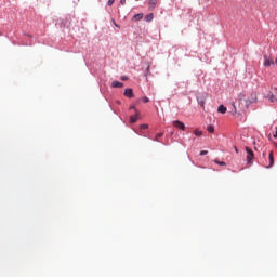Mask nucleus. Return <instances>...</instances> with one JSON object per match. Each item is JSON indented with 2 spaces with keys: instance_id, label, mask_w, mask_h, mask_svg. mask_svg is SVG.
Here are the masks:
<instances>
[{
  "instance_id": "f257e3e1",
  "label": "nucleus",
  "mask_w": 277,
  "mask_h": 277,
  "mask_svg": "<svg viewBox=\"0 0 277 277\" xmlns=\"http://www.w3.org/2000/svg\"><path fill=\"white\" fill-rule=\"evenodd\" d=\"M256 101H258L256 93H253L251 95V98L245 100L246 108L248 109L250 107V105H252V103H256Z\"/></svg>"
},
{
  "instance_id": "f03ea898",
  "label": "nucleus",
  "mask_w": 277,
  "mask_h": 277,
  "mask_svg": "<svg viewBox=\"0 0 277 277\" xmlns=\"http://www.w3.org/2000/svg\"><path fill=\"white\" fill-rule=\"evenodd\" d=\"M247 150V163H252V159H254V151L250 147H246Z\"/></svg>"
},
{
  "instance_id": "7ed1b4c3",
  "label": "nucleus",
  "mask_w": 277,
  "mask_h": 277,
  "mask_svg": "<svg viewBox=\"0 0 277 277\" xmlns=\"http://www.w3.org/2000/svg\"><path fill=\"white\" fill-rule=\"evenodd\" d=\"M264 66L269 67L274 66V58L271 56L264 55Z\"/></svg>"
},
{
  "instance_id": "20e7f679",
  "label": "nucleus",
  "mask_w": 277,
  "mask_h": 277,
  "mask_svg": "<svg viewBox=\"0 0 277 277\" xmlns=\"http://www.w3.org/2000/svg\"><path fill=\"white\" fill-rule=\"evenodd\" d=\"M173 127H175V129H180L181 131H185V123H183L182 121L174 120Z\"/></svg>"
},
{
  "instance_id": "39448f33",
  "label": "nucleus",
  "mask_w": 277,
  "mask_h": 277,
  "mask_svg": "<svg viewBox=\"0 0 277 277\" xmlns=\"http://www.w3.org/2000/svg\"><path fill=\"white\" fill-rule=\"evenodd\" d=\"M269 163L265 166V168H273L274 167V151H271L268 155Z\"/></svg>"
},
{
  "instance_id": "423d86ee",
  "label": "nucleus",
  "mask_w": 277,
  "mask_h": 277,
  "mask_svg": "<svg viewBox=\"0 0 277 277\" xmlns=\"http://www.w3.org/2000/svg\"><path fill=\"white\" fill-rule=\"evenodd\" d=\"M124 96L128 98H133L135 95L133 94V89H126Z\"/></svg>"
},
{
  "instance_id": "0eeeda50",
  "label": "nucleus",
  "mask_w": 277,
  "mask_h": 277,
  "mask_svg": "<svg viewBox=\"0 0 277 277\" xmlns=\"http://www.w3.org/2000/svg\"><path fill=\"white\" fill-rule=\"evenodd\" d=\"M157 3H159V0H149L148 1L149 10H155V6L157 5Z\"/></svg>"
},
{
  "instance_id": "6e6552de",
  "label": "nucleus",
  "mask_w": 277,
  "mask_h": 277,
  "mask_svg": "<svg viewBox=\"0 0 277 277\" xmlns=\"http://www.w3.org/2000/svg\"><path fill=\"white\" fill-rule=\"evenodd\" d=\"M111 88H124V84L120 81H113Z\"/></svg>"
},
{
  "instance_id": "1a4fd4ad",
  "label": "nucleus",
  "mask_w": 277,
  "mask_h": 277,
  "mask_svg": "<svg viewBox=\"0 0 277 277\" xmlns=\"http://www.w3.org/2000/svg\"><path fill=\"white\" fill-rule=\"evenodd\" d=\"M142 18H144V13H138L132 17V21H142Z\"/></svg>"
},
{
  "instance_id": "9d476101",
  "label": "nucleus",
  "mask_w": 277,
  "mask_h": 277,
  "mask_svg": "<svg viewBox=\"0 0 277 277\" xmlns=\"http://www.w3.org/2000/svg\"><path fill=\"white\" fill-rule=\"evenodd\" d=\"M138 117H140V113L136 111L135 116H131V117H130V122H131L132 124H134V122L137 120Z\"/></svg>"
},
{
  "instance_id": "9b49d317",
  "label": "nucleus",
  "mask_w": 277,
  "mask_h": 277,
  "mask_svg": "<svg viewBox=\"0 0 277 277\" xmlns=\"http://www.w3.org/2000/svg\"><path fill=\"white\" fill-rule=\"evenodd\" d=\"M153 18H155V15L153 13H149L145 16L146 23H151Z\"/></svg>"
},
{
  "instance_id": "f8f14e48",
  "label": "nucleus",
  "mask_w": 277,
  "mask_h": 277,
  "mask_svg": "<svg viewBox=\"0 0 277 277\" xmlns=\"http://www.w3.org/2000/svg\"><path fill=\"white\" fill-rule=\"evenodd\" d=\"M268 100L271 101V103H277V98L276 96H274V93L268 94Z\"/></svg>"
},
{
  "instance_id": "ddd939ff",
  "label": "nucleus",
  "mask_w": 277,
  "mask_h": 277,
  "mask_svg": "<svg viewBox=\"0 0 277 277\" xmlns=\"http://www.w3.org/2000/svg\"><path fill=\"white\" fill-rule=\"evenodd\" d=\"M219 114H226V107L224 105L219 106L217 108Z\"/></svg>"
},
{
  "instance_id": "4468645a",
  "label": "nucleus",
  "mask_w": 277,
  "mask_h": 277,
  "mask_svg": "<svg viewBox=\"0 0 277 277\" xmlns=\"http://www.w3.org/2000/svg\"><path fill=\"white\" fill-rule=\"evenodd\" d=\"M208 132L209 133H214L215 132V128L213 126H208Z\"/></svg>"
},
{
  "instance_id": "2eb2a0df",
  "label": "nucleus",
  "mask_w": 277,
  "mask_h": 277,
  "mask_svg": "<svg viewBox=\"0 0 277 277\" xmlns=\"http://www.w3.org/2000/svg\"><path fill=\"white\" fill-rule=\"evenodd\" d=\"M161 137H163V133H158V134H156V136H155V141H156V142H159V138H161Z\"/></svg>"
},
{
  "instance_id": "dca6fc26",
  "label": "nucleus",
  "mask_w": 277,
  "mask_h": 277,
  "mask_svg": "<svg viewBox=\"0 0 277 277\" xmlns=\"http://www.w3.org/2000/svg\"><path fill=\"white\" fill-rule=\"evenodd\" d=\"M214 162H215L217 166H226V162H224V161L214 160Z\"/></svg>"
},
{
  "instance_id": "f3484780",
  "label": "nucleus",
  "mask_w": 277,
  "mask_h": 277,
  "mask_svg": "<svg viewBox=\"0 0 277 277\" xmlns=\"http://www.w3.org/2000/svg\"><path fill=\"white\" fill-rule=\"evenodd\" d=\"M194 134L197 135L198 137H200V135H202V131L195 130Z\"/></svg>"
},
{
  "instance_id": "a211bd4d",
  "label": "nucleus",
  "mask_w": 277,
  "mask_h": 277,
  "mask_svg": "<svg viewBox=\"0 0 277 277\" xmlns=\"http://www.w3.org/2000/svg\"><path fill=\"white\" fill-rule=\"evenodd\" d=\"M143 103H149L150 100L147 96L142 97Z\"/></svg>"
},
{
  "instance_id": "6ab92c4d",
  "label": "nucleus",
  "mask_w": 277,
  "mask_h": 277,
  "mask_svg": "<svg viewBox=\"0 0 277 277\" xmlns=\"http://www.w3.org/2000/svg\"><path fill=\"white\" fill-rule=\"evenodd\" d=\"M203 155H209V151L208 150L200 151V156L203 157Z\"/></svg>"
},
{
  "instance_id": "aec40b11",
  "label": "nucleus",
  "mask_w": 277,
  "mask_h": 277,
  "mask_svg": "<svg viewBox=\"0 0 277 277\" xmlns=\"http://www.w3.org/2000/svg\"><path fill=\"white\" fill-rule=\"evenodd\" d=\"M115 2H116V0H108L107 5L111 6V5H113V3H115Z\"/></svg>"
},
{
  "instance_id": "412c9836",
  "label": "nucleus",
  "mask_w": 277,
  "mask_h": 277,
  "mask_svg": "<svg viewBox=\"0 0 277 277\" xmlns=\"http://www.w3.org/2000/svg\"><path fill=\"white\" fill-rule=\"evenodd\" d=\"M128 80H129V77H127V76L121 77V81H128Z\"/></svg>"
},
{
  "instance_id": "4be33fe9",
  "label": "nucleus",
  "mask_w": 277,
  "mask_h": 277,
  "mask_svg": "<svg viewBox=\"0 0 277 277\" xmlns=\"http://www.w3.org/2000/svg\"><path fill=\"white\" fill-rule=\"evenodd\" d=\"M199 105H201V107H205V100H199Z\"/></svg>"
},
{
  "instance_id": "5701e85b",
  "label": "nucleus",
  "mask_w": 277,
  "mask_h": 277,
  "mask_svg": "<svg viewBox=\"0 0 277 277\" xmlns=\"http://www.w3.org/2000/svg\"><path fill=\"white\" fill-rule=\"evenodd\" d=\"M113 24L115 25V27H117L118 29H120V25H118V24L116 23V21L113 19Z\"/></svg>"
},
{
  "instance_id": "b1692460",
  "label": "nucleus",
  "mask_w": 277,
  "mask_h": 277,
  "mask_svg": "<svg viewBox=\"0 0 277 277\" xmlns=\"http://www.w3.org/2000/svg\"><path fill=\"white\" fill-rule=\"evenodd\" d=\"M141 129H148V124H141Z\"/></svg>"
},
{
  "instance_id": "393cba45",
  "label": "nucleus",
  "mask_w": 277,
  "mask_h": 277,
  "mask_svg": "<svg viewBox=\"0 0 277 277\" xmlns=\"http://www.w3.org/2000/svg\"><path fill=\"white\" fill-rule=\"evenodd\" d=\"M124 3H127V0H120L121 5H124Z\"/></svg>"
},
{
  "instance_id": "a878e982",
  "label": "nucleus",
  "mask_w": 277,
  "mask_h": 277,
  "mask_svg": "<svg viewBox=\"0 0 277 277\" xmlns=\"http://www.w3.org/2000/svg\"><path fill=\"white\" fill-rule=\"evenodd\" d=\"M130 109H134L135 114H137L135 106H131Z\"/></svg>"
},
{
  "instance_id": "bb28decb",
  "label": "nucleus",
  "mask_w": 277,
  "mask_h": 277,
  "mask_svg": "<svg viewBox=\"0 0 277 277\" xmlns=\"http://www.w3.org/2000/svg\"><path fill=\"white\" fill-rule=\"evenodd\" d=\"M234 148H235V153H239V149L237 148V146H235Z\"/></svg>"
},
{
  "instance_id": "cd10ccee",
  "label": "nucleus",
  "mask_w": 277,
  "mask_h": 277,
  "mask_svg": "<svg viewBox=\"0 0 277 277\" xmlns=\"http://www.w3.org/2000/svg\"><path fill=\"white\" fill-rule=\"evenodd\" d=\"M274 137H277V127H276V131H275Z\"/></svg>"
},
{
  "instance_id": "c85d7f7f",
  "label": "nucleus",
  "mask_w": 277,
  "mask_h": 277,
  "mask_svg": "<svg viewBox=\"0 0 277 277\" xmlns=\"http://www.w3.org/2000/svg\"><path fill=\"white\" fill-rule=\"evenodd\" d=\"M263 157H265V153H263Z\"/></svg>"
}]
</instances>
